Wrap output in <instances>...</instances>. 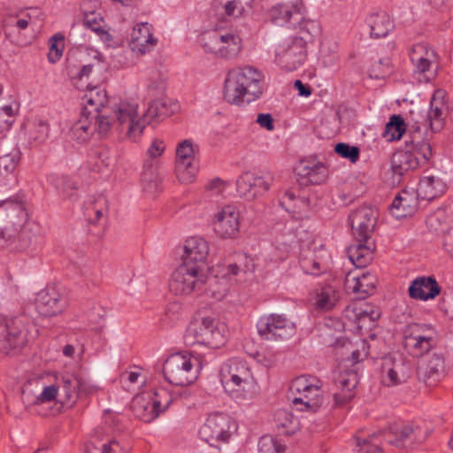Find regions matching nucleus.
Segmentation results:
<instances>
[{"mask_svg":"<svg viewBox=\"0 0 453 453\" xmlns=\"http://www.w3.org/2000/svg\"><path fill=\"white\" fill-rule=\"evenodd\" d=\"M61 403H74L81 395H88L93 391L90 383L78 374H65L58 382Z\"/></svg>","mask_w":453,"mask_h":453,"instance_id":"nucleus-21","label":"nucleus"},{"mask_svg":"<svg viewBox=\"0 0 453 453\" xmlns=\"http://www.w3.org/2000/svg\"><path fill=\"white\" fill-rule=\"evenodd\" d=\"M406 127L400 115H392L385 126V135H390V141L400 140L406 132Z\"/></svg>","mask_w":453,"mask_h":453,"instance_id":"nucleus-48","label":"nucleus"},{"mask_svg":"<svg viewBox=\"0 0 453 453\" xmlns=\"http://www.w3.org/2000/svg\"><path fill=\"white\" fill-rule=\"evenodd\" d=\"M343 316L356 323L359 328H371L380 318V312L368 303H354L345 308Z\"/></svg>","mask_w":453,"mask_h":453,"instance_id":"nucleus-26","label":"nucleus"},{"mask_svg":"<svg viewBox=\"0 0 453 453\" xmlns=\"http://www.w3.org/2000/svg\"><path fill=\"white\" fill-rule=\"evenodd\" d=\"M207 273V270L199 265L181 263L171 275L169 289L176 296L198 293L208 280Z\"/></svg>","mask_w":453,"mask_h":453,"instance_id":"nucleus-10","label":"nucleus"},{"mask_svg":"<svg viewBox=\"0 0 453 453\" xmlns=\"http://www.w3.org/2000/svg\"><path fill=\"white\" fill-rule=\"evenodd\" d=\"M446 189L447 185L441 178L431 175L420 179L417 191L421 200L432 201L444 194Z\"/></svg>","mask_w":453,"mask_h":453,"instance_id":"nucleus-35","label":"nucleus"},{"mask_svg":"<svg viewBox=\"0 0 453 453\" xmlns=\"http://www.w3.org/2000/svg\"><path fill=\"white\" fill-rule=\"evenodd\" d=\"M257 123L268 131L274 129L273 118L270 113H259L257 118Z\"/></svg>","mask_w":453,"mask_h":453,"instance_id":"nucleus-63","label":"nucleus"},{"mask_svg":"<svg viewBox=\"0 0 453 453\" xmlns=\"http://www.w3.org/2000/svg\"><path fill=\"white\" fill-rule=\"evenodd\" d=\"M299 265L304 273L312 276H319L327 270V266L323 262L321 256H318L315 250L310 249L301 250Z\"/></svg>","mask_w":453,"mask_h":453,"instance_id":"nucleus-36","label":"nucleus"},{"mask_svg":"<svg viewBox=\"0 0 453 453\" xmlns=\"http://www.w3.org/2000/svg\"><path fill=\"white\" fill-rule=\"evenodd\" d=\"M339 298V292L334 287L325 286L318 294L317 306L321 310L329 311L336 305Z\"/></svg>","mask_w":453,"mask_h":453,"instance_id":"nucleus-45","label":"nucleus"},{"mask_svg":"<svg viewBox=\"0 0 453 453\" xmlns=\"http://www.w3.org/2000/svg\"><path fill=\"white\" fill-rule=\"evenodd\" d=\"M141 180L145 192L154 194L160 190L161 179L152 165L144 166Z\"/></svg>","mask_w":453,"mask_h":453,"instance_id":"nucleus-46","label":"nucleus"},{"mask_svg":"<svg viewBox=\"0 0 453 453\" xmlns=\"http://www.w3.org/2000/svg\"><path fill=\"white\" fill-rule=\"evenodd\" d=\"M418 139L405 140V145L407 150L405 152H409L418 159V167L428 163L433 156V150L431 144L423 137L417 136Z\"/></svg>","mask_w":453,"mask_h":453,"instance_id":"nucleus-40","label":"nucleus"},{"mask_svg":"<svg viewBox=\"0 0 453 453\" xmlns=\"http://www.w3.org/2000/svg\"><path fill=\"white\" fill-rule=\"evenodd\" d=\"M57 397L61 399V393H59V388L58 386L50 385L45 387L40 395L38 396V400L42 403L50 402L55 400Z\"/></svg>","mask_w":453,"mask_h":453,"instance_id":"nucleus-60","label":"nucleus"},{"mask_svg":"<svg viewBox=\"0 0 453 453\" xmlns=\"http://www.w3.org/2000/svg\"><path fill=\"white\" fill-rule=\"evenodd\" d=\"M156 42L148 23H141L134 27L129 45L133 51L144 54L150 50Z\"/></svg>","mask_w":453,"mask_h":453,"instance_id":"nucleus-34","label":"nucleus"},{"mask_svg":"<svg viewBox=\"0 0 453 453\" xmlns=\"http://www.w3.org/2000/svg\"><path fill=\"white\" fill-rule=\"evenodd\" d=\"M147 88L150 91L159 94L165 88V79L162 73L157 70H152L148 79Z\"/></svg>","mask_w":453,"mask_h":453,"instance_id":"nucleus-58","label":"nucleus"},{"mask_svg":"<svg viewBox=\"0 0 453 453\" xmlns=\"http://www.w3.org/2000/svg\"><path fill=\"white\" fill-rule=\"evenodd\" d=\"M445 104L442 100L434 96L430 101V108L425 118L426 123L433 132H439L443 127V119L445 115Z\"/></svg>","mask_w":453,"mask_h":453,"instance_id":"nucleus-42","label":"nucleus"},{"mask_svg":"<svg viewBox=\"0 0 453 453\" xmlns=\"http://www.w3.org/2000/svg\"><path fill=\"white\" fill-rule=\"evenodd\" d=\"M272 181L273 177L269 173L265 176H256L247 172L236 180V190L240 196L252 200L269 190Z\"/></svg>","mask_w":453,"mask_h":453,"instance_id":"nucleus-20","label":"nucleus"},{"mask_svg":"<svg viewBox=\"0 0 453 453\" xmlns=\"http://www.w3.org/2000/svg\"><path fill=\"white\" fill-rule=\"evenodd\" d=\"M48 182L62 199L72 202L77 200V183L69 177L51 174L48 177Z\"/></svg>","mask_w":453,"mask_h":453,"instance_id":"nucleus-37","label":"nucleus"},{"mask_svg":"<svg viewBox=\"0 0 453 453\" xmlns=\"http://www.w3.org/2000/svg\"><path fill=\"white\" fill-rule=\"evenodd\" d=\"M82 114L108 120L111 124L118 122V128L120 131L126 130L127 135L133 141L142 134L143 125L134 123V106L126 103L117 108L109 106L106 104L108 98L104 88L97 86L89 88L82 97Z\"/></svg>","mask_w":453,"mask_h":453,"instance_id":"nucleus-2","label":"nucleus"},{"mask_svg":"<svg viewBox=\"0 0 453 453\" xmlns=\"http://www.w3.org/2000/svg\"><path fill=\"white\" fill-rule=\"evenodd\" d=\"M224 10V14L227 17L238 18L242 15L244 6L241 0H217Z\"/></svg>","mask_w":453,"mask_h":453,"instance_id":"nucleus-55","label":"nucleus"},{"mask_svg":"<svg viewBox=\"0 0 453 453\" xmlns=\"http://www.w3.org/2000/svg\"><path fill=\"white\" fill-rule=\"evenodd\" d=\"M334 152L343 158L356 163L360 156V150L357 146L349 145L345 142H339L334 146Z\"/></svg>","mask_w":453,"mask_h":453,"instance_id":"nucleus-53","label":"nucleus"},{"mask_svg":"<svg viewBox=\"0 0 453 453\" xmlns=\"http://www.w3.org/2000/svg\"><path fill=\"white\" fill-rule=\"evenodd\" d=\"M27 342L25 324L20 317L0 322V352L21 349Z\"/></svg>","mask_w":453,"mask_h":453,"instance_id":"nucleus-17","label":"nucleus"},{"mask_svg":"<svg viewBox=\"0 0 453 453\" xmlns=\"http://www.w3.org/2000/svg\"><path fill=\"white\" fill-rule=\"evenodd\" d=\"M429 429H422L418 426L410 424L391 425L388 431H379L368 438L360 440L355 438L359 453H383L380 445L379 438L388 443L401 449H412L424 442L429 436Z\"/></svg>","mask_w":453,"mask_h":453,"instance_id":"nucleus-4","label":"nucleus"},{"mask_svg":"<svg viewBox=\"0 0 453 453\" xmlns=\"http://www.w3.org/2000/svg\"><path fill=\"white\" fill-rule=\"evenodd\" d=\"M195 150L190 140H184L177 148L175 171L181 181H191L197 172V165L195 163Z\"/></svg>","mask_w":453,"mask_h":453,"instance_id":"nucleus-22","label":"nucleus"},{"mask_svg":"<svg viewBox=\"0 0 453 453\" xmlns=\"http://www.w3.org/2000/svg\"><path fill=\"white\" fill-rule=\"evenodd\" d=\"M274 423L279 434H293L298 426L297 419L287 410H278L274 413Z\"/></svg>","mask_w":453,"mask_h":453,"instance_id":"nucleus-44","label":"nucleus"},{"mask_svg":"<svg viewBox=\"0 0 453 453\" xmlns=\"http://www.w3.org/2000/svg\"><path fill=\"white\" fill-rule=\"evenodd\" d=\"M106 203L107 201L104 197H99L96 201L95 205L88 209V211H92L96 215V219L91 221L92 223L96 224L104 216L105 211L104 206L106 205Z\"/></svg>","mask_w":453,"mask_h":453,"instance_id":"nucleus-62","label":"nucleus"},{"mask_svg":"<svg viewBox=\"0 0 453 453\" xmlns=\"http://www.w3.org/2000/svg\"><path fill=\"white\" fill-rule=\"evenodd\" d=\"M297 180L300 185H320L327 178V169L322 163L301 162L296 169Z\"/></svg>","mask_w":453,"mask_h":453,"instance_id":"nucleus-31","label":"nucleus"},{"mask_svg":"<svg viewBox=\"0 0 453 453\" xmlns=\"http://www.w3.org/2000/svg\"><path fill=\"white\" fill-rule=\"evenodd\" d=\"M418 168V159L409 152L398 150L392 155L391 171L394 183H400L405 175L410 174Z\"/></svg>","mask_w":453,"mask_h":453,"instance_id":"nucleus-32","label":"nucleus"},{"mask_svg":"<svg viewBox=\"0 0 453 453\" xmlns=\"http://www.w3.org/2000/svg\"><path fill=\"white\" fill-rule=\"evenodd\" d=\"M446 374V357L441 351L427 354L418 362L417 375L426 386H435Z\"/></svg>","mask_w":453,"mask_h":453,"instance_id":"nucleus-16","label":"nucleus"},{"mask_svg":"<svg viewBox=\"0 0 453 453\" xmlns=\"http://www.w3.org/2000/svg\"><path fill=\"white\" fill-rule=\"evenodd\" d=\"M434 52L424 43L415 44L410 51V59L415 66V72L424 73L429 70Z\"/></svg>","mask_w":453,"mask_h":453,"instance_id":"nucleus-38","label":"nucleus"},{"mask_svg":"<svg viewBox=\"0 0 453 453\" xmlns=\"http://www.w3.org/2000/svg\"><path fill=\"white\" fill-rule=\"evenodd\" d=\"M388 62L384 63L383 59H379L370 70V76L372 78L380 79L382 78L388 73Z\"/></svg>","mask_w":453,"mask_h":453,"instance_id":"nucleus-61","label":"nucleus"},{"mask_svg":"<svg viewBox=\"0 0 453 453\" xmlns=\"http://www.w3.org/2000/svg\"><path fill=\"white\" fill-rule=\"evenodd\" d=\"M158 414L165 411L173 401L171 394L165 388H158L154 392L151 399Z\"/></svg>","mask_w":453,"mask_h":453,"instance_id":"nucleus-54","label":"nucleus"},{"mask_svg":"<svg viewBox=\"0 0 453 453\" xmlns=\"http://www.w3.org/2000/svg\"><path fill=\"white\" fill-rule=\"evenodd\" d=\"M258 453H283L285 446L272 436H262L258 441Z\"/></svg>","mask_w":453,"mask_h":453,"instance_id":"nucleus-52","label":"nucleus"},{"mask_svg":"<svg viewBox=\"0 0 453 453\" xmlns=\"http://www.w3.org/2000/svg\"><path fill=\"white\" fill-rule=\"evenodd\" d=\"M27 213L18 198L0 201V248L11 251H24L37 241L29 224Z\"/></svg>","mask_w":453,"mask_h":453,"instance_id":"nucleus-1","label":"nucleus"},{"mask_svg":"<svg viewBox=\"0 0 453 453\" xmlns=\"http://www.w3.org/2000/svg\"><path fill=\"white\" fill-rule=\"evenodd\" d=\"M411 375L409 363L400 356H389L383 358L381 365V382L387 387H395L407 381Z\"/></svg>","mask_w":453,"mask_h":453,"instance_id":"nucleus-18","label":"nucleus"},{"mask_svg":"<svg viewBox=\"0 0 453 453\" xmlns=\"http://www.w3.org/2000/svg\"><path fill=\"white\" fill-rule=\"evenodd\" d=\"M258 334L267 341L290 338L296 334V325L284 315L270 314L261 317L257 323Z\"/></svg>","mask_w":453,"mask_h":453,"instance_id":"nucleus-15","label":"nucleus"},{"mask_svg":"<svg viewBox=\"0 0 453 453\" xmlns=\"http://www.w3.org/2000/svg\"><path fill=\"white\" fill-rule=\"evenodd\" d=\"M239 211L234 205H226L213 218V229L222 238H234L239 233Z\"/></svg>","mask_w":453,"mask_h":453,"instance_id":"nucleus-23","label":"nucleus"},{"mask_svg":"<svg viewBox=\"0 0 453 453\" xmlns=\"http://www.w3.org/2000/svg\"><path fill=\"white\" fill-rule=\"evenodd\" d=\"M231 426L232 420L228 415L222 412L210 414L199 428V438L210 446L217 448L220 443L229 441Z\"/></svg>","mask_w":453,"mask_h":453,"instance_id":"nucleus-14","label":"nucleus"},{"mask_svg":"<svg viewBox=\"0 0 453 453\" xmlns=\"http://www.w3.org/2000/svg\"><path fill=\"white\" fill-rule=\"evenodd\" d=\"M322 381L317 377L302 375L294 379L291 392L300 395L292 399L295 405L301 404L300 411H316L322 404Z\"/></svg>","mask_w":453,"mask_h":453,"instance_id":"nucleus-13","label":"nucleus"},{"mask_svg":"<svg viewBox=\"0 0 453 453\" xmlns=\"http://www.w3.org/2000/svg\"><path fill=\"white\" fill-rule=\"evenodd\" d=\"M354 397V393L350 391H342L334 394V404L343 406Z\"/></svg>","mask_w":453,"mask_h":453,"instance_id":"nucleus-64","label":"nucleus"},{"mask_svg":"<svg viewBox=\"0 0 453 453\" xmlns=\"http://www.w3.org/2000/svg\"><path fill=\"white\" fill-rule=\"evenodd\" d=\"M370 27V35L373 38H381L388 35L393 28V23L385 12L372 13L366 19Z\"/></svg>","mask_w":453,"mask_h":453,"instance_id":"nucleus-39","label":"nucleus"},{"mask_svg":"<svg viewBox=\"0 0 453 453\" xmlns=\"http://www.w3.org/2000/svg\"><path fill=\"white\" fill-rule=\"evenodd\" d=\"M375 278L369 273L349 272L345 277V288L365 299L374 290Z\"/></svg>","mask_w":453,"mask_h":453,"instance_id":"nucleus-28","label":"nucleus"},{"mask_svg":"<svg viewBox=\"0 0 453 453\" xmlns=\"http://www.w3.org/2000/svg\"><path fill=\"white\" fill-rule=\"evenodd\" d=\"M241 38L234 34H222L221 43L218 57L221 58H233L241 51Z\"/></svg>","mask_w":453,"mask_h":453,"instance_id":"nucleus-43","label":"nucleus"},{"mask_svg":"<svg viewBox=\"0 0 453 453\" xmlns=\"http://www.w3.org/2000/svg\"><path fill=\"white\" fill-rule=\"evenodd\" d=\"M220 381L226 391L234 397L252 394L255 388V380L247 363L232 358L224 363L219 371Z\"/></svg>","mask_w":453,"mask_h":453,"instance_id":"nucleus-6","label":"nucleus"},{"mask_svg":"<svg viewBox=\"0 0 453 453\" xmlns=\"http://www.w3.org/2000/svg\"><path fill=\"white\" fill-rule=\"evenodd\" d=\"M357 383V374L353 372L341 373L336 380L337 387L342 391L352 392Z\"/></svg>","mask_w":453,"mask_h":453,"instance_id":"nucleus-56","label":"nucleus"},{"mask_svg":"<svg viewBox=\"0 0 453 453\" xmlns=\"http://www.w3.org/2000/svg\"><path fill=\"white\" fill-rule=\"evenodd\" d=\"M66 305V300L54 288L41 290L35 298V309L42 316L50 317L61 313Z\"/></svg>","mask_w":453,"mask_h":453,"instance_id":"nucleus-25","label":"nucleus"},{"mask_svg":"<svg viewBox=\"0 0 453 453\" xmlns=\"http://www.w3.org/2000/svg\"><path fill=\"white\" fill-rule=\"evenodd\" d=\"M89 157L94 160L95 167L100 170L103 166L108 167L114 161V152L104 146H99L91 150Z\"/></svg>","mask_w":453,"mask_h":453,"instance_id":"nucleus-47","label":"nucleus"},{"mask_svg":"<svg viewBox=\"0 0 453 453\" xmlns=\"http://www.w3.org/2000/svg\"><path fill=\"white\" fill-rule=\"evenodd\" d=\"M111 123L101 119H94L88 114H82L81 118L72 126L70 135L79 142L88 141L95 134L104 136L108 134Z\"/></svg>","mask_w":453,"mask_h":453,"instance_id":"nucleus-19","label":"nucleus"},{"mask_svg":"<svg viewBox=\"0 0 453 453\" xmlns=\"http://www.w3.org/2000/svg\"><path fill=\"white\" fill-rule=\"evenodd\" d=\"M272 22L276 26H287L288 28H299L303 34L316 35L319 26L315 20L305 19V7L302 2L294 4H279L270 11Z\"/></svg>","mask_w":453,"mask_h":453,"instance_id":"nucleus-7","label":"nucleus"},{"mask_svg":"<svg viewBox=\"0 0 453 453\" xmlns=\"http://www.w3.org/2000/svg\"><path fill=\"white\" fill-rule=\"evenodd\" d=\"M58 40L61 41V42L64 40V37L62 35H58V34L54 35L50 38L51 43H50V52L48 54V60L50 63H56L62 57L63 47H60L58 44Z\"/></svg>","mask_w":453,"mask_h":453,"instance_id":"nucleus-59","label":"nucleus"},{"mask_svg":"<svg viewBox=\"0 0 453 453\" xmlns=\"http://www.w3.org/2000/svg\"><path fill=\"white\" fill-rule=\"evenodd\" d=\"M437 344L436 333L429 324L411 323L403 330V348L414 357L428 353Z\"/></svg>","mask_w":453,"mask_h":453,"instance_id":"nucleus-12","label":"nucleus"},{"mask_svg":"<svg viewBox=\"0 0 453 453\" xmlns=\"http://www.w3.org/2000/svg\"><path fill=\"white\" fill-rule=\"evenodd\" d=\"M263 74L252 66L231 69L226 77L224 98L238 106L246 105L258 99L262 93Z\"/></svg>","mask_w":453,"mask_h":453,"instance_id":"nucleus-5","label":"nucleus"},{"mask_svg":"<svg viewBox=\"0 0 453 453\" xmlns=\"http://www.w3.org/2000/svg\"><path fill=\"white\" fill-rule=\"evenodd\" d=\"M93 64L84 65L79 68H77L75 65H72L71 64H69L66 67V71L67 75L70 77V79L83 80L84 78L89 77L93 71Z\"/></svg>","mask_w":453,"mask_h":453,"instance_id":"nucleus-57","label":"nucleus"},{"mask_svg":"<svg viewBox=\"0 0 453 453\" xmlns=\"http://www.w3.org/2000/svg\"><path fill=\"white\" fill-rule=\"evenodd\" d=\"M130 407L134 416L143 422H150L159 415L153 402L142 395L134 396Z\"/></svg>","mask_w":453,"mask_h":453,"instance_id":"nucleus-41","label":"nucleus"},{"mask_svg":"<svg viewBox=\"0 0 453 453\" xmlns=\"http://www.w3.org/2000/svg\"><path fill=\"white\" fill-rule=\"evenodd\" d=\"M314 35L290 36L279 43L275 50V61L287 71H295L303 65L307 57V42Z\"/></svg>","mask_w":453,"mask_h":453,"instance_id":"nucleus-11","label":"nucleus"},{"mask_svg":"<svg viewBox=\"0 0 453 453\" xmlns=\"http://www.w3.org/2000/svg\"><path fill=\"white\" fill-rule=\"evenodd\" d=\"M49 136V125L46 121L39 119L34 123L33 128L29 131V142L39 145L44 142Z\"/></svg>","mask_w":453,"mask_h":453,"instance_id":"nucleus-51","label":"nucleus"},{"mask_svg":"<svg viewBox=\"0 0 453 453\" xmlns=\"http://www.w3.org/2000/svg\"><path fill=\"white\" fill-rule=\"evenodd\" d=\"M417 190H402L393 200L391 203V213L396 219L405 218L412 215L418 207Z\"/></svg>","mask_w":453,"mask_h":453,"instance_id":"nucleus-30","label":"nucleus"},{"mask_svg":"<svg viewBox=\"0 0 453 453\" xmlns=\"http://www.w3.org/2000/svg\"><path fill=\"white\" fill-rule=\"evenodd\" d=\"M183 339L189 346L203 344L218 348L225 342L218 320L211 317H199L190 321Z\"/></svg>","mask_w":453,"mask_h":453,"instance_id":"nucleus-9","label":"nucleus"},{"mask_svg":"<svg viewBox=\"0 0 453 453\" xmlns=\"http://www.w3.org/2000/svg\"><path fill=\"white\" fill-rule=\"evenodd\" d=\"M133 105L135 108V114L134 115V123H141L142 125H143L142 129L145 127L146 124L150 123V121H152L154 119L165 118L171 116L179 109V105L176 103H172L171 104H168L165 99H156L150 103L142 118L138 120H135V118L137 117V106L134 104Z\"/></svg>","mask_w":453,"mask_h":453,"instance_id":"nucleus-33","label":"nucleus"},{"mask_svg":"<svg viewBox=\"0 0 453 453\" xmlns=\"http://www.w3.org/2000/svg\"><path fill=\"white\" fill-rule=\"evenodd\" d=\"M84 453H127L119 441L104 434V428L95 431L87 443Z\"/></svg>","mask_w":453,"mask_h":453,"instance_id":"nucleus-29","label":"nucleus"},{"mask_svg":"<svg viewBox=\"0 0 453 453\" xmlns=\"http://www.w3.org/2000/svg\"><path fill=\"white\" fill-rule=\"evenodd\" d=\"M200 369V362L196 357L182 353L170 355L163 365L165 379L171 384L186 387L194 383Z\"/></svg>","mask_w":453,"mask_h":453,"instance_id":"nucleus-8","label":"nucleus"},{"mask_svg":"<svg viewBox=\"0 0 453 453\" xmlns=\"http://www.w3.org/2000/svg\"><path fill=\"white\" fill-rule=\"evenodd\" d=\"M209 255V243L200 236H193L186 240L181 256L182 263L189 265H199L204 270L209 269L206 263Z\"/></svg>","mask_w":453,"mask_h":453,"instance_id":"nucleus-24","label":"nucleus"},{"mask_svg":"<svg viewBox=\"0 0 453 453\" xmlns=\"http://www.w3.org/2000/svg\"><path fill=\"white\" fill-rule=\"evenodd\" d=\"M378 218V211L370 206H362L352 211L349 216L352 234L357 242L348 248L347 253L352 264L365 267L372 260L374 243L371 241Z\"/></svg>","mask_w":453,"mask_h":453,"instance_id":"nucleus-3","label":"nucleus"},{"mask_svg":"<svg viewBox=\"0 0 453 453\" xmlns=\"http://www.w3.org/2000/svg\"><path fill=\"white\" fill-rule=\"evenodd\" d=\"M441 288L433 276H421L413 280L409 286L408 293L411 298L427 301L440 295Z\"/></svg>","mask_w":453,"mask_h":453,"instance_id":"nucleus-27","label":"nucleus"},{"mask_svg":"<svg viewBox=\"0 0 453 453\" xmlns=\"http://www.w3.org/2000/svg\"><path fill=\"white\" fill-rule=\"evenodd\" d=\"M222 34L223 33L218 30L204 33L201 37V45L203 50L206 52L212 53L218 57Z\"/></svg>","mask_w":453,"mask_h":453,"instance_id":"nucleus-49","label":"nucleus"},{"mask_svg":"<svg viewBox=\"0 0 453 453\" xmlns=\"http://www.w3.org/2000/svg\"><path fill=\"white\" fill-rule=\"evenodd\" d=\"M103 22V18L100 15L96 14L95 12H91L90 14H86L83 19V24L87 28L91 29L96 32L98 35H100L101 39L104 41H111V35L105 31L101 23Z\"/></svg>","mask_w":453,"mask_h":453,"instance_id":"nucleus-50","label":"nucleus"}]
</instances>
